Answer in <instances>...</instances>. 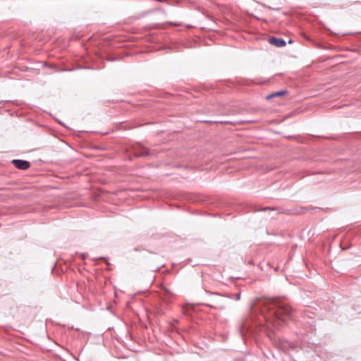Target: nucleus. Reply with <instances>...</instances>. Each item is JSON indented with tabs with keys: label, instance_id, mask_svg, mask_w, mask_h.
Masks as SVG:
<instances>
[{
	"label": "nucleus",
	"instance_id": "obj_1",
	"mask_svg": "<svg viewBox=\"0 0 361 361\" xmlns=\"http://www.w3.org/2000/svg\"><path fill=\"white\" fill-rule=\"evenodd\" d=\"M261 305L264 310L270 312V316L274 317L276 322L281 325L286 318H290L291 309L290 307L276 298H269L262 300Z\"/></svg>",
	"mask_w": 361,
	"mask_h": 361
},
{
	"label": "nucleus",
	"instance_id": "obj_2",
	"mask_svg": "<svg viewBox=\"0 0 361 361\" xmlns=\"http://www.w3.org/2000/svg\"><path fill=\"white\" fill-rule=\"evenodd\" d=\"M12 163L17 169L20 170H27L30 166V164L27 161L21 159H13Z\"/></svg>",
	"mask_w": 361,
	"mask_h": 361
},
{
	"label": "nucleus",
	"instance_id": "obj_3",
	"mask_svg": "<svg viewBox=\"0 0 361 361\" xmlns=\"http://www.w3.org/2000/svg\"><path fill=\"white\" fill-rule=\"evenodd\" d=\"M269 42L271 44L276 47H282L286 45V42L284 39L281 38H277L275 37H272L269 39Z\"/></svg>",
	"mask_w": 361,
	"mask_h": 361
},
{
	"label": "nucleus",
	"instance_id": "obj_4",
	"mask_svg": "<svg viewBox=\"0 0 361 361\" xmlns=\"http://www.w3.org/2000/svg\"><path fill=\"white\" fill-rule=\"evenodd\" d=\"M286 93H287V92L285 91V90H281V91L276 92H274L272 94H270L266 96V99L267 100H269V99H272V98H274L275 97H279V96L283 95V94H285Z\"/></svg>",
	"mask_w": 361,
	"mask_h": 361
},
{
	"label": "nucleus",
	"instance_id": "obj_5",
	"mask_svg": "<svg viewBox=\"0 0 361 361\" xmlns=\"http://www.w3.org/2000/svg\"><path fill=\"white\" fill-rule=\"evenodd\" d=\"M207 306H209V307H213L215 309H223L224 308V305H222L221 304H219V303H216L215 305L207 304Z\"/></svg>",
	"mask_w": 361,
	"mask_h": 361
},
{
	"label": "nucleus",
	"instance_id": "obj_6",
	"mask_svg": "<svg viewBox=\"0 0 361 361\" xmlns=\"http://www.w3.org/2000/svg\"><path fill=\"white\" fill-rule=\"evenodd\" d=\"M147 154H148V152L146 150H145L144 152H142V153H140V154H137L136 155L137 157H144V156H147Z\"/></svg>",
	"mask_w": 361,
	"mask_h": 361
},
{
	"label": "nucleus",
	"instance_id": "obj_7",
	"mask_svg": "<svg viewBox=\"0 0 361 361\" xmlns=\"http://www.w3.org/2000/svg\"><path fill=\"white\" fill-rule=\"evenodd\" d=\"M276 209L275 208H271V207H264V208H262L261 210L262 211H265V210H275Z\"/></svg>",
	"mask_w": 361,
	"mask_h": 361
},
{
	"label": "nucleus",
	"instance_id": "obj_8",
	"mask_svg": "<svg viewBox=\"0 0 361 361\" xmlns=\"http://www.w3.org/2000/svg\"><path fill=\"white\" fill-rule=\"evenodd\" d=\"M236 298H237V300H239V299H240V294H238V295H236Z\"/></svg>",
	"mask_w": 361,
	"mask_h": 361
}]
</instances>
